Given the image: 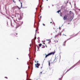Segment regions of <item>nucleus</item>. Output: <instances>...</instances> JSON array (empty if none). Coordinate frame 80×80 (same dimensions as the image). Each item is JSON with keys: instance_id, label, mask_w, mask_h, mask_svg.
<instances>
[{"instance_id": "obj_12", "label": "nucleus", "mask_w": 80, "mask_h": 80, "mask_svg": "<svg viewBox=\"0 0 80 80\" xmlns=\"http://www.w3.org/2000/svg\"><path fill=\"white\" fill-rule=\"evenodd\" d=\"M45 46H44L43 45H42V48H45Z\"/></svg>"}, {"instance_id": "obj_13", "label": "nucleus", "mask_w": 80, "mask_h": 80, "mask_svg": "<svg viewBox=\"0 0 80 80\" xmlns=\"http://www.w3.org/2000/svg\"><path fill=\"white\" fill-rule=\"evenodd\" d=\"M48 64H49V66H50V61H49L48 62Z\"/></svg>"}, {"instance_id": "obj_28", "label": "nucleus", "mask_w": 80, "mask_h": 80, "mask_svg": "<svg viewBox=\"0 0 80 80\" xmlns=\"http://www.w3.org/2000/svg\"><path fill=\"white\" fill-rule=\"evenodd\" d=\"M28 68H30V67H29V66L28 67Z\"/></svg>"}, {"instance_id": "obj_17", "label": "nucleus", "mask_w": 80, "mask_h": 80, "mask_svg": "<svg viewBox=\"0 0 80 80\" xmlns=\"http://www.w3.org/2000/svg\"><path fill=\"white\" fill-rule=\"evenodd\" d=\"M42 72H41L40 73V74H42Z\"/></svg>"}, {"instance_id": "obj_23", "label": "nucleus", "mask_w": 80, "mask_h": 80, "mask_svg": "<svg viewBox=\"0 0 80 80\" xmlns=\"http://www.w3.org/2000/svg\"><path fill=\"white\" fill-rule=\"evenodd\" d=\"M7 18H8V19H9V18L8 17H7Z\"/></svg>"}, {"instance_id": "obj_35", "label": "nucleus", "mask_w": 80, "mask_h": 80, "mask_svg": "<svg viewBox=\"0 0 80 80\" xmlns=\"http://www.w3.org/2000/svg\"><path fill=\"white\" fill-rule=\"evenodd\" d=\"M46 47H47V45H46Z\"/></svg>"}, {"instance_id": "obj_9", "label": "nucleus", "mask_w": 80, "mask_h": 80, "mask_svg": "<svg viewBox=\"0 0 80 80\" xmlns=\"http://www.w3.org/2000/svg\"><path fill=\"white\" fill-rule=\"evenodd\" d=\"M61 12V10H59L57 12V13H59V12Z\"/></svg>"}, {"instance_id": "obj_21", "label": "nucleus", "mask_w": 80, "mask_h": 80, "mask_svg": "<svg viewBox=\"0 0 80 80\" xmlns=\"http://www.w3.org/2000/svg\"><path fill=\"white\" fill-rule=\"evenodd\" d=\"M72 19H71V22H72Z\"/></svg>"}, {"instance_id": "obj_11", "label": "nucleus", "mask_w": 80, "mask_h": 80, "mask_svg": "<svg viewBox=\"0 0 80 80\" xmlns=\"http://www.w3.org/2000/svg\"><path fill=\"white\" fill-rule=\"evenodd\" d=\"M41 18H42V16H40V18H39V22H40V20L41 19Z\"/></svg>"}, {"instance_id": "obj_18", "label": "nucleus", "mask_w": 80, "mask_h": 80, "mask_svg": "<svg viewBox=\"0 0 80 80\" xmlns=\"http://www.w3.org/2000/svg\"><path fill=\"white\" fill-rule=\"evenodd\" d=\"M13 2H14V3H15L16 2L14 1V0H13Z\"/></svg>"}, {"instance_id": "obj_20", "label": "nucleus", "mask_w": 80, "mask_h": 80, "mask_svg": "<svg viewBox=\"0 0 80 80\" xmlns=\"http://www.w3.org/2000/svg\"><path fill=\"white\" fill-rule=\"evenodd\" d=\"M35 63H37V61H35Z\"/></svg>"}, {"instance_id": "obj_3", "label": "nucleus", "mask_w": 80, "mask_h": 80, "mask_svg": "<svg viewBox=\"0 0 80 80\" xmlns=\"http://www.w3.org/2000/svg\"><path fill=\"white\" fill-rule=\"evenodd\" d=\"M68 17V15L67 14L65 15L64 16L63 18V19L64 20H67V17Z\"/></svg>"}, {"instance_id": "obj_25", "label": "nucleus", "mask_w": 80, "mask_h": 80, "mask_svg": "<svg viewBox=\"0 0 80 80\" xmlns=\"http://www.w3.org/2000/svg\"><path fill=\"white\" fill-rule=\"evenodd\" d=\"M63 35H65V36H67V35H65L64 34H63Z\"/></svg>"}, {"instance_id": "obj_37", "label": "nucleus", "mask_w": 80, "mask_h": 80, "mask_svg": "<svg viewBox=\"0 0 80 80\" xmlns=\"http://www.w3.org/2000/svg\"><path fill=\"white\" fill-rule=\"evenodd\" d=\"M72 13L73 14V12H72Z\"/></svg>"}, {"instance_id": "obj_29", "label": "nucleus", "mask_w": 80, "mask_h": 80, "mask_svg": "<svg viewBox=\"0 0 80 80\" xmlns=\"http://www.w3.org/2000/svg\"><path fill=\"white\" fill-rule=\"evenodd\" d=\"M70 12H72V11H70Z\"/></svg>"}, {"instance_id": "obj_15", "label": "nucleus", "mask_w": 80, "mask_h": 80, "mask_svg": "<svg viewBox=\"0 0 80 80\" xmlns=\"http://www.w3.org/2000/svg\"><path fill=\"white\" fill-rule=\"evenodd\" d=\"M55 43H57V42H58V41H55Z\"/></svg>"}, {"instance_id": "obj_27", "label": "nucleus", "mask_w": 80, "mask_h": 80, "mask_svg": "<svg viewBox=\"0 0 80 80\" xmlns=\"http://www.w3.org/2000/svg\"><path fill=\"white\" fill-rule=\"evenodd\" d=\"M37 63H38V61L37 62Z\"/></svg>"}, {"instance_id": "obj_36", "label": "nucleus", "mask_w": 80, "mask_h": 80, "mask_svg": "<svg viewBox=\"0 0 80 80\" xmlns=\"http://www.w3.org/2000/svg\"><path fill=\"white\" fill-rule=\"evenodd\" d=\"M35 39H36V37L35 38Z\"/></svg>"}, {"instance_id": "obj_31", "label": "nucleus", "mask_w": 80, "mask_h": 80, "mask_svg": "<svg viewBox=\"0 0 80 80\" xmlns=\"http://www.w3.org/2000/svg\"><path fill=\"white\" fill-rule=\"evenodd\" d=\"M52 22H50V23H52Z\"/></svg>"}, {"instance_id": "obj_34", "label": "nucleus", "mask_w": 80, "mask_h": 80, "mask_svg": "<svg viewBox=\"0 0 80 80\" xmlns=\"http://www.w3.org/2000/svg\"><path fill=\"white\" fill-rule=\"evenodd\" d=\"M43 43H44V44H45V43L43 42Z\"/></svg>"}, {"instance_id": "obj_30", "label": "nucleus", "mask_w": 80, "mask_h": 80, "mask_svg": "<svg viewBox=\"0 0 80 80\" xmlns=\"http://www.w3.org/2000/svg\"><path fill=\"white\" fill-rule=\"evenodd\" d=\"M40 7H41V8L42 7V6H40Z\"/></svg>"}, {"instance_id": "obj_2", "label": "nucleus", "mask_w": 80, "mask_h": 80, "mask_svg": "<svg viewBox=\"0 0 80 80\" xmlns=\"http://www.w3.org/2000/svg\"><path fill=\"white\" fill-rule=\"evenodd\" d=\"M55 52H52L51 53H49V54H48L47 55V54H45V55L46 56L45 57V58H46L47 57H48V56H49L50 55H54V54H55Z\"/></svg>"}, {"instance_id": "obj_5", "label": "nucleus", "mask_w": 80, "mask_h": 80, "mask_svg": "<svg viewBox=\"0 0 80 80\" xmlns=\"http://www.w3.org/2000/svg\"><path fill=\"white\" fill-rule=\"evenodd\" d=\"M66 42H67V41H65L63 42V45L64 46H65V44L66 43Z\"/></svg>"}, {"instance_id": "obj_26", "label": "nucleus", "mask_w": 80, "mask_h": 80, "mask_svg": "<svg viewBox=\"0 0 80 80\" xmlns=\"http://www.w3.org/2000/svg\"><path fill=\"white\" fill-rule=\"evenodd\" d=\"M18 8L19 9V10H20V8H19V7H18Z\"/></svg>"}, {"instance_id": "obj_14", "label": "nucleus", "mask_w": 80, "mask_h": 80, "mask_svg": "<svg viewBox=\"0 0 80 80\" xmlns=\"http://www.w3.org/2000/svg\"><path fill=\"white\" fill-rule=\"evenodd\" d=\"M48 41H49L50 42H51V41L50 40V39L48 40Z\"/></svg>"}, {"instance_id": "obj_33", "label": "nucleus", "mask_w": 80, "mask_h": 80, "mask_svg": "<svg viewBox=\"0 0 80 80\" xmlns=\"http://www.w3.org/2000/svg\"><path fill=\"white\" fill-rule=\"evenodd\" d=\"M79 11H80V9H78Z\"/></svg>"}, {"instance_id": "obj_4", "label": "nucleus", "mask_w": 80, "mask_h": 80, "mask_svg": "<svg viewBox=\"0 0 80 80\" xmlns=\"http://www.w3.org/2000/svg\"><path fill=\"white\" fill-rule=\"evenodd\" d=\"M73 67H74V66H72V67H71V68H69V69L67 71V72H68V71L69 70H71V69H72V68H73Z\"/></svg>"}, {"instance_id": "obj_16", "label": "nucleus", "mask_w": 80, "mask_h": 80, "mask_svg": "<svg viewBox=\"0 0 80 80\" xmlns=\"http://www.w3.org/2000/svg\"><path fill=\"white\" fill-rule=\"evenodd\" d=\"M6 78L7 79H8V78H7V77H5L4 78Z\"/></svg>"}, {"instance_id": "obj_10", "label": "nucleus", "mask_w": 80, "mask_h": 80, "mask_svg": "<svg viewBox=\"0 0 80 80\" xmlns=\"http://www.w3.org/2000/svg\"><path fill=\"white\" fill-rule=\"evenodd\" d=\"M37 65L38 66H40V64L38 63H37Z\"/></svg>"}, {"instance_id": "obj_19", "label": "nucleus", "mask_w": 80, "mask_h": 80, "mask_svg": "<svg viewBox=\"0 0 80 80\" xmlns=\"http://www.w3.org/2000/svg\"><path fill=\"white\" fill-rule=\"evenodd\" d=\"M42 25H43V26H45V24H43Z\"/></svg>"}, {"instance_id": "obj_24", "label": "nucleus", "mask_w": 80, "mask_h": 80, "mask_svg": "<svg viewBox=\"0 0 80 80\" xmlns=\"http://www.w3.org/2000/svg\"><path fill=\"white\" fill-rule=\"evenodd\" d=\"M37 31V29H36V32Z\"/></svg>"}, {"instance_id": "obj_32", "label": "nucleus", "mask_w": 80, "mask_h": 80, "mask_svg": "<svg viewBox=\"0 0 80 80\" xmlns=\"http://www.w3.org/2000/svg\"><path fill=\"white\" fill-rule=\"evenodd\" d=\"M30 64L32 65V63L30 62Z\"/></svg>"}, {"instance_id": "obj_8", "label": "nucleus", "mask_w": 80, "mask_h": 80, "mask_svg": "<svg viewBox=\"0 0 80 80\" xmlns=\"http://www.w3.org/2000/svg\"><path fill=\"white\" fill-rule=\"evenodd\" d=\"M42 45V44L41 43H40L39 44V46L40 47H41Z\"/></svg>"}, {"instance_id": "obj_22", "label": "nucleus", "mask_w": 80, "mask_h": 80, "mask_svg": "<svg viewBox=\"0 0 80 80\" xmlns=\"http://www.w3.org/2000/svg\"><path fill=\"white\" fill-rule=\"evenodd\" d=\"M47 0V1H48V0ZM42 2H43V0H42Z\"/></svg>"}, {"instance_id": "obj_7", "label": "nucleus", "mask_w": 80, "mask_h": 80, "mask_svg": "<svg viewBox=\"0 0 80 80\" xmlns=\"http://www.w3.org/2000/svg\"><path fill=\"white\" fill-rule=\"evenodd\" d=\"M35 67L36 68H39V67H38V66H37V64H35Z\"/></svg>"}, {"instance_id": "obj_6", "label": "nucleus", "mask_w": 80, "mask_h": 80, "mask_svg": "<svg viewBox=\"0 0 80 80\" xmlns=\"http://www.w3.org/2000/svg\"><path fill=\"white\" fill-rule=\"evenodd\" d=\"M16 36V37H17V35H18V33L15 32L14 34Z\"/></svg>"}, {"instance_id": "obj_39", "label": "nucleus", "mask_w": 80, "mask_h": 80, "mask_svg": "<svg viewBox=\"0 0 80 80\" xmlns=\"http://www.w3.org/2000/svg\"><path fill=\"white\" fill-rule=\"evenodd\" d=\"M30 80H32V79H30Z\"/></svg>"}, {"instance_id": "obj_38", "label": "nucleus", "mask_w": 80, "mask_h": 80, "mask_svg": "<svg viewBox=\"0 0 80 80\" xmlns=\"http://www.w3.org/2000/svg\"><path fill=\"white\" fill-rule=\"evenodd\" d=\"M17 59H18V58H17Z\"/></svg>"}, {"instance_id": "obj_1", "label": "nucleus", "mask_w": 80, "mask_h": 80, "mask_svg": "<svg viewBox=\"0 0 80 80\" xmlns=\"http://www.w3.org/2000/svg\"><path fill=\"white\" fill-rule=\"evenodd\" d=\"M18 25L15 28V30H17V28H18L20 26H21L22 24H23V22L22 21H19L18 22Z\"/></svg>"}]
</instances>
